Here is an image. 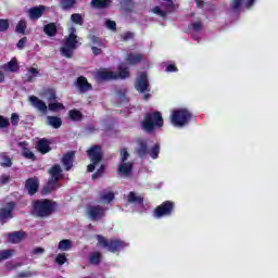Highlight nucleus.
Returning <instances> with one entry per match:
<instances>
[{"label":"nucleus","instance_id":"nucleus-1","mask_svg":"<svg viewBox=\"0 0 278 278\" xmlns=\"http://www.w3.org/2000/svg\"><path fill=\"white\" fill-rule=\"evenodd\" d=\"M58 211V202L49 199L33 201L31 215L37 218H49Z\"/></svg>","mask_w":278,"mask_h":278},{"label":"nucleus","instance_id":"nucleus-2","mask_svg":"<svg viewBox=\"0 0 278 278\" xmlns=\"http://www.w3.org/2000/svg\"><path fill=\"white\" fill-rule=\"evenodd\" d=\"M162 127H164V117L160 111L147 113L141 122V129L146 134H153L155 129H162Z\"/></svg>","mask_w":278,"mask_h":278},{"label":"nucleus","instance_id":"nucleus-3","mask_svg":"<svg viewBox=\"0 0 278 278\" xmlns=\"http://www.w3.org/2000/svg\"><path fill=\"white\" fill-rule=\"evenodd\" d=\"M76 31L77 29L75 27H71L68 36H65L63 45L60 49L63 58H73L75 50L77 49V47H79V37L77 36V34H75Z\"/></svg>","mask_w":278,"mask_h":278},{"label":"nucleus","instance_id":"nucleus-4","mask_svg":"<svg viewBox=\"0 0 278 278\" xmlns=\"http://www.w3.org/2000/svg\"><path fill=\"white\" fill-rule=\"evenodd\" d=\"M87 157L90 160V164L87 166L88 173H94L97 166L103 162L104 152L103 147L99 144L91 146L87 150Z\"/></svg>","mask_w":278,"mask_h":278},{"label":"nucleus","instance_id":"nucleus-5","mask_svg":"<svg viewBox=\"0 0 278 278\" xmlns=\"http://www.w3.org/2000/svg\"><path fill=\"white\" fill-rule=\"evenodd\" d=\"M98 244L102 249H106L109 253H121L125 247H127V243L121 239H111L108 240V238L98 235L97 236Z\"/></svg>","mask_w":278,"mask_h":278},{"label":"nucleus","instance_id":"nucleus-6","mask_svg":"<svg viewBox=\"0 0 278 278\" xmlns=\"http://www.w3.org/2000/svg\"><path fill=\"white\" fill-rule=\"evenodd\" d=\"M192 121V112L188 109H176L170 114V123L174 127H186Z\"/></svg>","mask_w":278,"mask_h":278},{"label":"nucleus","instance_id":"nucleus-7","mask_svg":"<svg viewBox=\"0 0 278 278\" xmlns=\"http://www.w3.org/2000/svg\"><path fill=\"white\" fill-rule=\"evenodd\" d=\"M175 214V202L166 200L153 210L154 218L169 217Z\"/></svg>","mask_w":278,"mask_h":278},{"label":"nucleus","instance_id":"nucleus-8","mask_svg":"<svg viewBox=\"0 0 278 278\" xmlns=\"http://www.w3.org/2000/svg\"><path fill=\"white\" fill-rule=\"evenodd\" d=\"M14 210H16V202H7L4 206L0 207V223L5 225L8 220L14 218Z\"/></svg>","mask_w":278,"mask_h":278},{"label":"nucleus","instance_id":"nucleus-9","mask_svg":"<svg viewBox=\"0 0 278 278\" xmlns=\"http://www.w3.org/2000/svg\"><path fill=\"white\" fill-rule=\"evenodd\" d=\"M87 216L90 220H93V223L97 220H103L105 216V207L101 205H90L87 208Z\"/></svg>","mask_w":278,"mask_h":278},{"label":"nucleus","instance_id":"nucleus-10","mask_svg":"<svg viewBox=\"0 0 278 278\" xmlns=\"http://www.w3.org/2000/svg\"><path fill=\"white\" fill-rule=\"evenodd\" d=\"M35 149L40 153V155H47V153H51V139L41 138L36 141Z\"/></svg>","mask_w":278,"mask_h":278},{"label":"nucleus","instance_id":"nucleus-11","mask_svg":"<svg viewBox=\"0 0 278 278\" xmlns=\"http://www.w3.org/2000/svg\"><path fill=\"white\" fill-rule=\"evenodd\" d=\"M75 86L80 94H86V92H90V90H92V84L88 81L86 76L77 77Z\"/></svg>","mask_w":278,"mask_h":278},{"label":"nucleus","instance_id":"nucleus-12","mask_svg":"<svg viewBox=\"0 0 278 278\" xmlns=\"http://www.w3.org/2000/svg\"><path fill=\"white\" fill-rule=\"evenodd\" d=\"M135 88L138 92H147V90H149V76L147 75V72H142L139 75L135 84Z\"/></svg>","mask_w":278,"mask_h":278},{"label":"nucleus","instance_id":"nucleus-13","mask_svg":"<svg viewBox=\"0 0 278 278\" xmlns=\"http://www.w3.org/2000/svg\"><path fill=\"white\" fill-rule=\"evenodd\" d=\"M25 188L30 197H34L36 192H38V188H40V180H38V177H31L26 179L25 181Z\"/></svg>","mask_w":278,"mask_h":278},{"label":"nucleus","instance_id":"nucleus-14","mask_svg":"<svg viewBox=\"0 0 278 278\" xmlns=\"http://www.w3.org/2000/svg\"><path fill=\"white\" fill-rule=\"evenodd\" d=\"M29 101H30L33 108H35V110H38V112H41L42 114H47L48 106H47V103L45 101L40 100L36 96H30Z\"/></svg>","mask_w":278,"mask_h":278},{"label":"nucleus","instance_id":"nucleus-15","mask_svg":"<svg viewBox=\"0 0 278 278\" xmlns=\"http://www.w3.org/2000/svg\"><path fill=\"white\" fill-rule=\"evenodd\" d=\"M75 162V151H68L63 154L61 163L64 166L65 170H71L73 168V163Z\"/></svg>","mask_w":278,"mask_h":278},{"label":"nucleus","instance_id":"nucleus-16","mask_svg":"<svg viewBox=\"0 0 278 278\" xmlns=\"http://www.w3.org/2000/svg\"><path fill=\"white\" fill-rule=\"evenodd\" d=\"M118 175H122L123 177H129L131 173H134V163L131 162H121V164L117 167Z\"/></svg>","mask_w":278,"mask_h":278},{"label":"nucleus","instance_id":"nucleus-17","mask_svg":"<svg viewBox=\"0 0 278 278\" xmlns=\"http://www.w3.org/2000/svg\"><path fill=\"white\" fill-rule=\"evenodd\" d=\"M96 79L98 81H112V79H116V72L99 71L96 73Z\"/></svg>","mask_w":278,"mask_h":278},{"label":"nucleus","instance_id":"nucleus-18","mask_svg":"<svg viewBox=\"0 0 278 278\" xmlns=\"http://www.w3.org/2000/svg\"><path fill=\"white\" fill-rule=\"evenodd\" d=\"M27 233L25 231H13L8 235V240L11 244H18L22 240H25Z\"/></svg>","mask_w":278,"mask_h":278},{"label":"nucleus","instance_id":"nucleus-19","mask_svg":"<svg viewBox=\"0 0 278 278\" xmlns=\"http://www.w3.org/2000/svg\"><path fill=\"white\" fill-rule=\"evenodd\" d=\"M58 188H60V182L50 178L48 182L42 187L41 194H51V192L58 190Z\"/></svg>","mask_w":278,"mask_h":278},{"label":"nucleus","instance_id":"nucleus-20","mask_svg":"<svg viewBox=\"0 0 278 278\" xmlns=\"http://www.w3.org/2000/svg\"><path fill=\"white\" fill-rule=\"evenodd\" d=\"M45 5L33 7L29 9V17L31 21H38V18H41L42 14H45Z\"/></svg>","mask_w":278,"mask_h":278},{"label":"nucleus","instance_id":"nucleus-21","mask_svg":"<svg viewBox=\"0 0 278 278\" xmlns=\"http://www.w3.org/2000/svg\"><path fill=\"white\" fill-rule=\"evenodd\" d=\"M127 103H129V98H127V90L123 89L117 91V97L115 102L116 108H122V105H125Z\"/></svg>","mask_w":278,"mask_h":278},{"label":"nucleus","instance_id":"nucleus-22","mask_svg":"<svg viewBox=\"0 0 278 278\" xmlns=\"http://www.w3.org/2000/svg\"><path fill=\"white\" fill-rule=\"evenodd\" d=\"M49 175H50V179L60 182V176L62 175V167L60 166V164H54L49 169Z\"/></svg>","mask_w":278,"mask_h":278},{"label":"nucleus","instance_id":"nucleus-23","mask_svg":"<svg viewBox=\"0 0 278 278\" xmlns=\"http://www.w3.org/2000/svg\"><path fill=\"white\" fill-rule=\"evenodd\" d=\"M137 154L139 157H144L149 155V143L146 140H140L138 142Z\"/></svg>","mask_w":278,"mask_h":278},{"label":"nucleus","instance_id":"nucleus-24","mask_svg":"<svg viewBox=\"0 0 278 278\" xmlns=\"http://www.w3.org/2000/svg\"><path fill=\"white\" fill-rule=\"evenodd\" d=\"M91 5L96 10H106V8L112 5V0H91Z\"/></svg>","mask_w":278,"mask_h":278},{"label":"nucleus","instance_id":"nucleus-25","mask_svg":"<svg viewBox=\"0 0 278 278\" xmlns=\"http://www.w3.org/2000/svg\"><path fill=\"white\" fill-rule=\"evenodd\" d=\"M43 34H46V36H49V38H53V36H56L58 35V26L55 25V23H49V24L45 25Z\"/></svg>","mask_w":278,"mask_h":278},{"label":"nucleus","instance_id":"nucleus-26","mask_svg":"<svg viewBox=\"0 0 278 278\" xmlns=\"http://www.w3.org/2000/svg\"><path fill=\"white\" fill-rule=\"evenodd\" d=\"M18 61L13 58L8 64L2 65V71H10V73H16L18 71Z\"/></svg>","mask_w":278,"mask_h":278},{"label":"nucleus","instance_id":"nucleus-27","mask_svg":"<svg viewBox=\"0 0 278 278\" xmlns=\"http://www.w3.org/2000/svg\"><path fill=\"white\" fill-rule=\"evenodd\" d=\"M68 118L70 121H75L79 123L84 121V114L79 110L73 109L68 111Z\"/></svg>","mask_w":278,"mask_h":278},{"label":"nucleus","instance_id":"nucleus-28","mask_svg":"<svg viewBox=\"0 0 278 278\" xmlns=\"http://www.w3.org/2000/svg\"><path fill=\"white\" fill-rule=\"evenodd\" d=\"M47 121H48V125H50V127H53V129H60L62 127V118L58 116L49 115L47 117Z\"/></svg>","mask_w":278,"mask_h":278},{"label":"nucleus","instance_id":"nucleus-29","mask_svg":"<svg viewBox=\"0 0 278 278\" xmlns=\"http://www.w3.org/2000/svg\"><path fill=\"white\" fill-rule=\"evenodd\" d=\"M61 10H73V8H75V5H77V0H60L59 3Z\"/></svg>","mask_w":278,"mask_h":278},{"label":"nucleus","instance_id":"nucleus-30","mask_svg":"<svg viewBox=\"0 0 278 278\" xmlns=\"http://www.w3.org/2000/svg\"><path fill=\"white\" fill-rule=\"evenodd\" d=\"M128 203H138V205H143L144 203V198L137 195L136 192L130 191L128 193Z\"/></svg>","mask_w":278,"mask_h":278},{"label":"nucleus","instance_id":"nucleus-31","mask_svg":"<svg viewBox=\"0 0 278 278\" xmlns=\"http://www.w3.org/2000/svg\"><path fill=\"white\" fill-rule=\"evenodd\" d=\"M117 73H115L116 79H127L130 77L129 70L127 67L118 66Z\"/></svg>","mask_w":278,"mask_h":278},{"label":"nucleus","instance_id":"nucleus-32","mask_svg":"<svg viewBox=\"0 0 278 278\" xmlns=\"http://www.w3.org/2000/svg\"><path fill=\"white\" fill-rule=\"evenodd\" d=\"M89 264H92V266H99L101 264V252L96 251L89 254Z\"/></svg>","mask_w":278,"mask_h":278},{"label":"nucleus","instance_id":"nucleus-33","mask_svg":"<svg viewBox=\"0 0 278 278\" xmlns=\"http://www.w3.org/2000/svg\"><path fill=\"white\" fill-rule=\"evenodd\" d=\"M73 249V241L70 239H63L59 242L58 250L59 251H71Z\"/></svg>","mask_w":278,"mask_h":278},{"label":"nucleus","instance_id":"nucleus-34","mask_svg":"<svg viewBox=\"0 0 278 278\" xmlns=\"http://www.w3.org/2000/svg\"><path fill=\"white\" fill-rule=\"evenodd\" d=\"M126 62L131 65L140 64L142 62V54H128Z\"/></svg>","mask_w":278,"mask_h":278},{"label":"nucleus","instance_id":"nucleus-35","mask_svg":"<svg viewBox=\"0 0 278 278\" xmlns=\"http://www.w3.org/2000/svg\"><path fill=\"white\" fill-rule=\"evenodd\" d=\"M121 5L125 10V12H134V0H122Z\"/></svg>","mask_w":278,"mask_h":278},{"label":"nucleus","instance_id":"nucleus-36","mask_svg":"<svg viewBox=\"0 0 278 278\" xmlns=\"http://www.w3.org/2000/svg\"><path fill=\"white\" fill-rule=\"evenodd\" d=\"M152 160H157L160 157V143H155L148 152Z\"/></svg>","mask_w":278,"mask_h":278},{"label":"nucleus","instance_id":"nucleus-37","mask_svg":"<svg viewBox=\"0 0 278 278\" xmlns=\"http://www.w3.org/2000/svg\"><path fill=\"white\" fill-rule=\"evenodd\" d=\"M64 104H62L61 102H54V103H49L48 104V111L50 112H60L62 110H64Z\"/></svg>","mask_w":278,"mask_h":278},{"label":"nucleus","instance_id":"nucleus-38","mask_svg":"<svg viewBox=\"0 0 278 278\" xmlns=\"http://www.w3.org/2000/svg\"><path fill=\"white\" fill-rule=\"evenodd\" d=\"M88 38H89L91 45H96L100 48H105L103 40L100 37H97V35H90Z\"/></svg>","mask_w":278,"mask_h":278},{"label":"nucleus","instance_id":"nucleus-39","mask_svg":"<svg viewBox=\"0 0 278 278\" xmlns=\"http://www.w3.org/2000/svg\"><path fill=\"white\" fill-rule=\"evenodd\" d=\"M25 29H27V21H25V20H21L18 23H17V25H16V27H15V31L17 33V34H25Z\"/></svg>","mask_w":278,"mask_h":278},{"label":"nucleus","instance_id":"nucleus-40","mask_svg":"<svg viewBox=\"0 0 278 278\" xmlns=\"http://www.w3.org/2000/svg\"><path fill=\"white\" fill-rule=\"evenodd\" d=\"M71 21L74 23V25H84V17L79 13H73L71 15Z\"/></svg>","mask_w":278,"mask_h":278},{"label":"nucleus","instance_id":"nucleus-41","mask_svg":"<svg viewBox=\"0 0 278 278\" xmlns=\"http://www.w3.org/2000/svg\"><path fill=\"white\" fill-rule=\"evenodd\" d=\"M14 255V250H2L0 251V262H5V260H10Z\"/></svg>","mask_w":278,"mask_h":278},{"label":"nucleus","instance_id":"nucleus-42","mask_svg":"<svg viewBox=\"0 0 278 278\" xmlns=\"http://www.w3.org/2000/svg\"><path fill=\"white\" fill-rule=\"evenodd\" d=\"M105 174V164H101L96 173L91 175V179H100Z\"/></svg>","mask_w":278,"mask_h":278},{"label":"nucleus","instance_id":"nucleus-43","mask_svg":"<svg viewBox=\"0 0 278 278\" xmlns=\"http://www.w3.org/2000/svg\"><path fill=\"white\" fill-rule=\"evenodd\" d=\"M23 156L26 160H31L33 162H36V154H34V152H31V150H29V148L23 149Z\"/></svg>","mask_w":278,"mask_h":278},{"label":"nucleus","instance_id":"nucleus-44","mask_svg":"<svg viewBox=\"0 0 278 278\" xmlns=\"http://www.w3.org/2000/svg\"><path fill=\"white\" fill-rule=\"evenodd\" d=\"M28 73H30V75L27 77V81L29 83L34 81V77H38V75H40V72L36 67H30Z\"/></svg>","mask_w":278,"mask_h":278},{"label":"nucleus","instance_id":"nucleus-45","mask_svg":"<svg viewBox=\"0 0 278 278\" xmlns=\"http://www.w3.org/2000/svg\"><path fill=\"white\" fill-rule=\"evenodd\" d=\"M10 29V20L0 18V33L8 31Z\"/></svg>","mask_w":278,"mask_h":278},{"label":"nucleus","instance_id":"nucleus-46","mask_svg":"<svg viewBox=\"0 0 278 278\" xmlns=\"http://www.w3.org/2000/svg\"><path fill=\"white\" fill-rule=\"evenodd\" d=\"M8 127H10V119L3 115H0V129H8Z\"/></svg>","mask_w":278,"mask_h":278},{"label":"nucleus","instance_id":"nucleus-47","mask_svg":"<svg viewBox=\"0 0 278 278\" xmlns=\"http://www.w3.org/2000/svg\"><path fill=\"white\" fill-rule=\"evenodd\" d=\"M101 200L106 201V203H112V201H114V192L109 191L108 193L102 194Z\"/></svg>","mask_w":278,"mask_h":278},{"label":"nucleus","instance_id":"nucleus-48","mask_svg":"<svg viewBox=\"0 0 278 278\" xmlns=\"http://www.w3.org/2000/svg\"><path fill=\"white\" fill-rule=\"evenodd\" d=\"M68 258H66V254H58L55 257V262L59 264V266H64Z\"/></svg>","mask_w":278,"mask_h":278},{"label":"nucleus","instance_id":"nucleus-49","mask_svg":"<svg viewBox=\"0 0 278 278\" xmlns=\"http://www.w3.org/2000/svg\"><path fill=\"white\" fill-rule=\"evenodd\" d=\"M2 163L1 166H3V168H11L12 166V159H10V156L8 155H3L2 156Z\"/></svg>","mask_w":278,"mask_h":278},{"label":"nucleus","instance_id":"nucleus-50","mask_svg":"<svg viewBox=\"0 0 278 278\" xmlns=\"http://www.w3.org/2000/svg\"><path fill=\"white\" fill-rule=\"evenodd\" d=\"M20 121H21V116L17 113L11 114V125H13V127H18Z\"/></svg>","mask_w":278,"mask_h":278},{"label":"nucleus","instance_id":"nucleus-51","mask_svg":"<svg viewBox=\"0 0 278 278\" xmlns=\"http://www.w3.org/2000/svg\"><path fill=\"white\" fill-rule=\"evenodd\" d=\"M242 1L243 0H231L230 2V7H231V10H240V8H242Z\"/></svg>","mask_w":278,"mask_h":278},{"label":"nucleus","instance_id":"nucleus-52","mask_svg":"<svg viewBox=\"0 0 278 278\" xmlns=\"http://www.w3.org/2000/svg\"><path fill=\"white\" fill-rule=\"evenodd\" d=\"M119 153L121 162H127V160H129V152L127 151V148H123Z\"/></svg>","mask_w":278,"mask_h":278},{"label":"nucleus","instance_id":"nucleus-53","mask_svg":"<svg viewBox=\"0 0 278 278\" xmlns=\"http://www.w3.org/2000/svg\"><path fill=\"white\" fill-rule=\"evenodd\" d=\"M153 13L156 14L157 16H162V18H166V12L163 11L160 7H154Z\"/></svg>","mask_w":278,"mask_h":278},{"label":"nucleus","instance_id":"nucleus-54","mask_svg":"<svg viewBox=\"0 0 278 278\" xmlns=\"http://www.w3.org/2000/svg\"><path fill=\"white\" fill-rule=\"evenodd\" d=\"M47 93H48V101H56L58 94L53 89H48Z\"/></svg>","mask_w":278,"mask_h":278},{"label":"nucleus","instance_id":"nucleus-55","mask_svg":"<svg viewBox=\"0 0 278 278\" xmlns=\"http://www.w3.org/2000/svg\"><path fill=\"white\" fill-rule=\"evenodd\" d=\"M26 45H27V37H23L18 40L16 47H17V49L23 50V49H25Z\"/></svg>","mask_w":278,"mask_h":278},{"label":"nucleus","instance_id":"nucleus-56","mask_svg":"<svg viewBox=\"0 0 278 278\" xmlns=\"http://www.w3.org/2000/svg\"><path fill=\"white\" fill-rule=\"evenodd\" d=\"M108 29H111L112 31H116V22L112 20H108L105 23Z\"/></svg>","mask_w":278,"mask_h":278},{"label":"nucleus","instance_id":"nucleus-57","mask_svg":"<svg viewBox=\"0 0 278 278\" xmlns=\"http://www.w3.org/2000/svg\"><path fill=\"white\" fill-rule=\"evenodd\" d=\"M33 276L34 274L31 271H21L16 275V278H29Z\"/></svg>","mask_w":278,"mask_h":278},{"label":"nucleus","instance_id":"nucleus-58","mask_svg":"<svg viewBox=\"0 0 278 278\" xmlns=\"http://www.w3.org/2000/svg\"><path fill=\"white\" fill-rule=\"evenodd\" d=\"M122 39H123L124 41L134 39V33H131V31H126V33H124V34L122 35Z\"/></svg>","mask_w":278,"mask_h":278},{"label":"nucleus","instance_id":"nucleus-59","mask_svg":"<svg viewBox=\"0 0 278 278\" xmlns=\"http://www.w3.org/2000/svg\"><path fill=\"white\" fill-rule=\"evenodd\" d=\"M91 51L96 56L101 55V53H103V50L101 49V47H96V46H91Z\"/></svg>","mask_w":278,"mask_h":278},{"label":"nucleus","instance_id":"nucleus-60","mask_svg":"<svg viewBox=\"0 0 278 278\" xmlns=\"http://www.w3.org/2000/svg\"><path fill=\"white\" fill-rule=\"evenodd\" d=\"M165 71H166V73H177V71H179V70L177 68V65L169 64L166 66Z\"/></svg>","mask_w":278,"mask_h":278},{"label":"nucleus","instance_id":"nucleus-61","mask_svg":"<svg viewBox=\"0 0 278 278\" xmlns=\"http://www.w3.org/2000/svg\"><path fill=\"white\" fill-rule=\"evenodd\" d=\"M193 27V31H201V29L203 28V24L201 22H195L192 24Z\"/></svg>","mask_w":278,"mask_h":278},{"label":"nucleus","instance_id":"nucleus-62","mask_svg":"<svg viewBox=\"0 0 278 278\" xmlns=\"http://www.w3.org/2000/svg\"><path fill=\"white\" fill-rule=\"evenodd\" d=\"M8 181H10V176L9 175H2L1 179H0V184H2V186H5V184H8Z\"/></svg>","mask_w":278,"mask_h":278},{"label":"nucleus","instance_id":"nucleus-63","mask_svg":"<svg viewBox=\"0 0 278 278\" xmlns=\"http://www.w3.org/2000/svg\"><path fill=\"white\" fill-rule=\"evenodd\" d=\"M33 253H34V255H40V254L45 253V249H42V248H35L33 250Z\"/></svg>","mask_w":278,"mask_h":278},{"label":"nucleus","instance_id":"nucleus-64","mask_svg":"<svg viewBox=\"0 0 278 278\" xmlns=\"http://www.w3.org/2000/svg\"><path fill=\"white\" fill-rule=\"evenodd\" d=\"M87 131H89L90 134L97 131V127L94 125H89L86 127Z\"/></svg>","mask_w":278,"mask_h":278}]
</instances>
